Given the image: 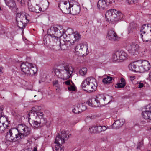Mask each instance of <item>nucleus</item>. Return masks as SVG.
<instances>
[{"instance_id": "aec40b11", "label": "nucleus", "mask_w": 151, "mask_h": 151, "mask_svg": "<svg viewBox=\"0 0 151 151\" xmlns=\"http://www.w3.org/2000/svg\"><path fill=\"white\" fill-rule=\"evenodd\" d=\"M44 114L42 112H40L39 111H33L31 110L29 113L28 114V121H30L29 119H31V116H34L35 117L36 116H38L39 118H43Z\"/></svg>"}, {"instance_id": "0eeeda50", "label": "nucleus", "mask_w": 151, "mask_h": 151, "mask_svg": "<svg viewBox=\"0 0 151 151\" xmlns=\"http://www.w3.org/2000/svg\"><path fill=\"white\" fill-rule=\"evenodd\" d=\"M57 41V43L59 45V48L58 49V50H60V49H61L62 50L67 49L71 50L72 46L74 44V41H73V42H71L72 41L71 40H64L63 41L64 42V44H61L60 39H59Z\"/></svg>"}, {"instance_id": "7ed1b4c3", "label": "nucleus", "mask_w": 151, "mask_h": 151, "mask_svg": "<svg viewBox=\"0 0 151 151\" xmlns=\"http://www.w3.org/2000/svg\"><path fill=\"white\" fill-rule=\"evenodd\" d=\"M97 86L96 80L92 77L86 78L81 83V86L83 89L88 92L95 91Z\"/></svg>"}, {"instance_id": "79ce46f5", "label": "nucleus", "mask_w": 151, "mask_h": 151, "mask_svg": "<svg viewBox=\"0 0 151 151\" xmlns=\"http://www.w3.org/2000/svg\"><path fill=\"white\" fill-rule=\"evenodd\" d=\"M145 111H151V104H149L146 106L145 110Z\"/></svg>"}, {"instance_id": "052dcab7", "label": "nucleus", "mask_w": 151, "mask_h": 151, "mask_svg": "<svg viewBox=\"0 0 151 151\" xmlns=\"http://www.w3.org/2000/svg\"><path fill=\"white\" fill-rule=\"evenodd\" d=\"M149 78L150 80L151 81V72L149 74Z\"/></svg>"}, {"instance_id": "c03bdc74", "label": "nucleus", "mask_w": 151, "mask_h": 151, "mask_svg": "<svg viewBox=\"0 0 151 151\" xmlns=\"http://www.w3.org/2000/svg\"><path fill=\"white\" fill-rule=\"evenodd\" d=\"M137 84L138 85L137 86L139 88H141L144 86V84L141 81H140L139 83L138 82Z\"/></svg>"}, {"instance_id": "72a5a7b5", "label": "nucleus", "mask_w": 151, "mask_h": 151, "mask_svg": "<svg viewBox=\"0 0 151 151\" xmlns=\"http://www.w3.org/2000/svg\"><path fill=\"white\" fill-rule=\"evenodd\" d=\"M6 4L10 8H14L16 6V3L14 0H10Z\"/></svg>"}, {"instance_id": "c756f323", "label": "nucleus", "mask_w": 151, "mask_h": 151, "mask_svg": "<svg viewBox=\"0 0 151 151\" xmlns=\"http://www.w3.org/2000/svg\"><path fill=\"white\" fill-rule=\"evenodd\" d=\"M49 36H50L49 35V33H48L47 35H45L43 38L44 44L47 46L49 45L50 42Z\"/></svg>"}, {"instance_id": "f8f14e48", "label": "nucleus", "mask_w": 151, "mask_h": 151, "mask_svg": "<svg viewBox=\"0 0 151 151\" xmlns=\"http://www.w3.org/2000/svg\"><path fill=\"white\" fill-rule=\"evenodd\" d=\"M69 136H68L66 133V132L63 130L60 132L58 135L56 136L55 139L56 142H58L60 139L61 141V143L63 144L65 142V139H67Z\"/></svg>"}, {"instance_id": "de8ad7c7", "label": "nucleus", "mask_w": 151, "mask_h": 151, "mask_svg": "<svg viewBox=\"0 0 151 151\" xmlns=\"http://www.w3.org/2000/svg\"><path fill=\"white\" fill-rule=\"evenodd\" d=\"M26 0H17V1L21 4H24L25 3Z\"/></svg>"}, {"instance_id": "58836bf2", "label": "nucleus", "mask_w": 151, "mask_h": 151, "mask_svg": "<svg viewBox=\"0 0 151 151\" xmlns=\"http://www.w3.org/2000/svg\"><path fill=\"white\" fill-rule=\"evenodd\" d=\"M86 104L89 106L93 107H94V104L92 103V100L91 99H89L86 102Z\"/></svg>"}, {"instance_id": "412c9836", "label": "nucleus", "mask_w": 151, "mask_h": 151, "mask_svg": "<svg viewBox=\"0 0 151 151\" xmlns=\"http://www.w3.org/2000/svg\"><path fill=\"white\" fill-rule=\"evenodd\" d=\"M101 126L96 125L94 126L89 128L90 132L92 133H99L102 132Z\"/></svg>"}, {"instance_id": "4468645a", "label": "nucleus", "mask_w": 151, "mask_h": 151, "mask_svg": "<svg viewBox=\"0 0 151 151\" xmlns=\"http://www.w3.org/2000/svg\"><path fill=\"white\" fill-rule=\"evenodd\" d=\"M139 62L140 63L139 66L140 73H143L150 70V65L148 61L140 60Z\"/></svg>"}, {"instance_id": "69168bd1", "label": "nucleus", "mask_w": 151, "mask_h": 151, "mask_svg": "<svg viewBox=\"0 0 151 151\" xmlns=\"http://www.w3.org/2000/svg\"><path fill=\"white\" fill-rule=\"evenodd\" d=\"M134 4H135V3H136L137 1V0H134Z\"/></svg>"}, {"instance_id": "c85d7f7f", "label": "nucleus", "mask_w": 151, "mask_h": 151, "mask_svg": "<svg viewBox=\"0 0 151 151\" xmlns=\"http://www.w3.org/2000/svg\"><path fill=\"white\" fill-rule=\"evenodd\" d=\"M72 11L73 14H78L80 11V6L78 5H74L72 8Z\"/></svg>"}, {"instance_id": "39448f33", "label": "nucleus", "mask_w": 151, "mask_h": 151, "mask_svg": "<svg viewBox=\"0 0 151 151\" xmlns=\"http://www.w3.org/2000/svg\"><path fill=\"white\" fill-rule=\"evenodd\" d=\"M29 17V14H24L17 13L16 14V21L17 25L19 28L23 30L25 27V25L26 24H25L24 25L23 24V21L26 20L29 22L30 19Z\"/></svg>"}, {"instance_id": "a19ab883", "label": "nucleus", "mask_w": 151, "mask_h": 151, "mask_svg": "<svg viewBox=\"0 0 151 151\" xmlns=\"http://www.w3.org/2000/svg\"><path fill=\"white\" fill-rule=\"evenodd\" d=\"M69 6L68 9L67 8V7H66L65 6L64 7L65 9H66L68 11V12L69 13L70 12V8L72 7H73V6H74V5L71 4L69 2Z\"/></svg>"}, {"instance_id": "0e129e2a", "label": "nucleus", "mask_w": 151, "mask_h": 151, "mask_svg": "<svg viewBox=\"0 0 151 151\" xmlns=\"http://www.w3.org/2000/svg\"><path fill=\"white\" fill-rule=\"evenodd\" d=\"M106 98L105 97H104V98H103V100H104V101H105Z\"/></svg>"}, {"instance_id": "473e14b6", "label": "nucleus", "mask_w": 151, "mask_h": 151, "mask_svg": "<svg viewBox=\"0 0 151 151\" xmlns=\"http://www.w3.org/2000/svg\"><path fill=\"white\" fill-rule=\"evenodd\" d=\"M55 143L56 144L55 145V149L56 151H62L63 150V148L61 147L62 145L60 144V143L59 142H56L55 141Z\"/></svg>"}, {"instance_id": "cd10ccee", "label": "nucleus", "mask_w": 151, "mask_h": 151, "mask_svg": "<svg viewBox=\"0 0 151 151\" xmlns=\"http://www.w3.org/2000/svg\"><path fill=\"white\" fill-rule=\"evenodd\" d=\"M39 121L41 125V126H43L46 125L48 127L49 126L50 122H48L47 121L46 119L44 118H40Z\"/></svg>"}, {"instance_id": "6e6d98bb", "label": "nucleus", "mask_w": 151, "mask_h": 151, "mask_svg": "<svg viewBox=\"0 0 151 151\" xmlns=\"http://www.w3.org/2000/svg\"><path fill=\"white\" fill-rule=\"evenodd\" d=\"M35 7V10L36 11H37V12H35L36 13H39V10H38V9H37V6Z\"/></svg>"}, {"instance_id": "09e8293b", "label": "nucleus", "mask_w": 151, "mask_h": 151, "mask_svg": "<svg viewBox=\"0 0 151 151\" xmlns=\"http://www.w3.org/2000/svg\"><path fill=\"white\" fill-rule=\"evenodd\" d=\"M3 109L1 108H0V119L3 116Z\"/></svg>"}, {"instance_id": "423d86ee", "label": "nucleus", "mask_w": 151, "mask_h": 151, "mask_svg": "<svg viewBox=\"0 0 151 151\" xmlns=\"http://www.w3.org/2000/svg\"><path fill=\"white\" fill-rule=\"evenodd\" d=\"M149 27L148 25L144 24L141 27L140 30L141 32L140 36L143 42H151V29L150 30L149 32H147L146 29Z\"/></svg>"}, {"instance_id": "13d9d810", "label": "nucleus", "mask_w": 151, "mask_h": 151, "mask_svg": "<svg viewBox=\"0 0 151 151\" xmlns=\"http://www.w3.org/2000/svg\"><path fill=\"white\" fill-rule=\"evenodd\" d=\"M33 151H37V147H34Z\"/></svg>"}, {"instance_id": "49530a36", "label": "nucleus", "mask_w": 151, "mask_h": 151, "mask_svg": "<svg viewBox=\"0 0 151 151\" xmlns=\"http://www.w3.org/2000/svg\"><path fill=\"white\" fill-rule=\"evenodd\" d=\"M61 33H63V34H62V36H62H63V37L64 38V40L66 39L67 40H69L68 39V38H66L67 36V35H66V34L65 32H61Z\"/></svg>"}, {"instance_id": "7c9ffc66", "label": "nucleus", "mask_w": 151, "mask_h": 151, "mask_svg": "<svg viewBox=\"0 0 151 151\" xmlns=\"http://www.w3.org/2000/svg\"><path fill=\"white\" fill-rule=\"evenodd\" d=\"M73 34V35L72 36H73L74 38H75V40H73L72 41L73 42V41H74V43H75V41H78L81 38V36L80 34L78 33V32H76L74 33Z\"/></svg>"}, {"instance_id": "4c0bfd02", "label": "nucleus", "mask_w": 151, "mask_h": 151, "mask_svg": "<svg viewBox=\"0 0 151 151\" xmlns=\"http://www.w3.org/2000/svg\"><path fill=\"white\" fill-rule=\"evenodd\" d=\"M68 88L69 91H75L76 90V87L74 85V86L70 85L68 87Z\"/></svg>"}, {"instance_id": "a878e982", "label": "nucleus", "mask_w": 151, "mask_h": 151, "mask_svg": "<svg viewBox=\"0 0 151 151\" xmlns=\"http://www.w3.org/2000/svg\"><path fill=\"white\" fill-rule=\"evenodd\" d=\"M121 82L117 83L116 84L115 87L116 88H122L124 87L126 85V82L125 80L123 78H121Z\"/></svg>"}, {"instance_id": "6e6552de", "label": "nucleus", "mask_w": 151, "mask_h": 151, "mask_svg": "<svg viewBox=\"0 0 151 151\" xmlns=\"http://www.w3.org/2000/svg\"><path fill=\"white\" fill-rule=\"evenodd\" d=\"M127 57V54L123 50H118L113 55V60L114 61L122 62L125 60Z\"/></svg>"}, {"instance_id": "8fccbe9b", "label": "nucleus", "mask_w": 151, "mask_h": 151, "mask_svg": "<svg viewBox=\"0 0 151 151\" xmlns=\"http://www.w3.org/2000/svg\"><path fill=\"white\" fill-rule=\"evenodd\" d=\"M64 83H65L66 85H70V81L69 80H67Z\"/></svg>"}, {"instance_id": "4d7b16f0", "label": "nucleus", "mask_w": 151, "mask_h": 151, "mask_svg": "<svg viewBox=\"0 0 151 151\" xmlns=\"http://www.w3.org/2000/svg\"><path fill=\"white\" fill-rule=\"evenodd\" d=\"M3 68H2L0 67V74L3 73L2 70Z\"/></svg>"}, {"instance_id": "393cba45", "label": "nucleus", "mask_w": 151, "mask_h": 151, "mask_svg": "<svg viewBox=\"0 0 151 151\" xmlns=\"http://www.w3.org/2000/svg\"><path fill=\"white\" fill-rule=\"evenodd\" d=\"M142 114L145 119H149L151 120V111H145L142 112Z\"/></svg>"}, {"instance_id": "1a4fd4ad", "label": "nucleus", "mask_w": 151, "mask_h": 151, "mask_svg": "<svg viewBox=\"0 0 151 151\" xmlns=\"http://www.w3.org/2000/svg\"><path fill=\"white\" fill-rule=\"evenodd\" d=\"M47 33L52 38H54L56 40H59L58 37H60L63 33L56 27H51L48 30Z\"/></svg>"}, {"instance_id": "9b49d317", "label": "nucleus", "mask_w": 151, "mask_h": 151, "mask_svg": "<svg viewBox=\"0 0 151 151\" xmlns=\"http://www.w3.org/2000/svg\"><path fill=\"white\" fill-rule=\"evenodd\" d=\"M113 0H99L97 5L100 9H107L112 3Z\"/></svg>"}, {"instance_id": "ddd939ff", "label": "nucleus", "mask_w": 151, "mask_h": 151, "mask_svg": "<svg viewBox=\"0 0 151 151\" xmlns=\"http://www.w3.org/2000/svg\"><path fill=\"white\" fill-rule=\"evenodd\" d=\"M127 48L129 53L132 55H134V53L138 52L139 46L136 43L133 42L127 46Z\"/></svg>"}, {"instance_id": "e2e57ef3", "label": "nucleus", "mask_w": 151, "mask_h": 151, "mask_svg": "<svg viewBox=\"0 0 151 151\" xmlns=\"http://www.w3.org/2000/svg\"><path fill=\"white\" fill-rule=\"evenodd\" d=\"M58 7L60 8V3H58Z\"/></svg>"}, {"instance_id": "20e7f679", "label": "nucleus", "mask_w": 151, "mask_h": 151, "mask_svg": "<svg viewBox=\"0 0 151 151\" xmlns=\"http://www.w3.org/2000/svg\"><path fill=\"white\" fill-rule=\"evenodd\" d=\"M107 21H110L114 23L123 19L125 16L121 12L115 9L107 11L105 14Z\"/></svg>"}, {"instance_id": "bb28decb", "label": "nucleus", "mask_w": 151, "mask_h": 151, "mask_svg": "<svg viewBox=\"0 0 151 151\" xmlns=\"http://www.w3.org/2000/svg\"><path fill=\"white\" fill-rule=\"evenodd\" d=\"M114 78L111 77L107 76L106 78L102 79V81L104 84H109L112 83V80L114 79Z\"/></svg>"}, {"instance_id": "bf43d9fd", "label": "nucleus", "mask_w": 151, "mask_h": 151, "mask_svg": "<svg viewBox=\"0 0 151 151\" xmlns=\"http://www.w3.org/2000/svg\"><path fill=\"white\" fill-rule=\"evenodd\" d=\"M22 151H31L29 149H26L25 150H22Z\"/></svg>"}, {"instance_id": "774afa93", "label": "nucleus", "mask_w": 151, "mask_h": 151, "mask_svg": "<svg viewBox=\"0 0 151 151\" xmlns=\"http://www.w3.org/2000/svg\"><path fill=\"white\" fill-rule=\"evenodd\" d=\"M31 0H28V3H29V1H30Z\"/></svg>"}, {"instance_id": "2eb2a0df", "label": "nucleus", "mask_w": 151, "mask_h": 151, "mask_svg": "<svg viewBox=\"0 0 151 151\" xmlns=\"http://www.w3.org/2000/svg\"><path fill=\"white\" fill-rule=\"evenodd\" d=\"M140 63L139 60L131 63L129 65V68L130 70L136 72H140Z\"/></svg>"}, {"instance_id": "3c124183", "label": "nucleus", "mask_w": 151, "mask_h": 151, "mask_svg": "<svg viewBox=\"0 0 151 151\" xmlns=\"http://www.w3.org/2000/svg\"><path fill=\"white\" fill-rule=\"evenodd\" d=\"M37 6V9H38L39 11V12H41V11L42 10V9L41 7H40L39 6H38V4H36Z\"/></svg>"}, {"instance_id": "a18cd8bd", "label": "nucleus", "mask_w": 151, "mask_h": 151, "mask_svg": "<svg viewBox=\"0 0 151 151\" xmlns=\"http://www.w3.org/2000/svg\"><path fill=\"white\" fill-rule=\"evenodd\" d=\"M29 10L32 12H37V11L35 10V7L32 6H30L29 7Z\"/></svg>"}, {"instance_id": "c9c22d12", "label": "nucleus", "mask_w": 151, "mask_h": 151, "mask_svg": "<svg viewBox=\"0 0 151 151\" xmlns=\"http://www.w3.org/2000/svg\"><path fill=\"white\" fill-rule=\"evenodd\" d=\"M99 98L96 97L95 99V103H94V107H99L100 106V100L98 99Z\"/></svg>"}, {"instance_id": "e433bc0d", "label": "nucleus", "mask_w": 151, "mask_h": 151, "mask_svg": "<svg viewBox=\"0 0 151 151\" xmlns=\"http://www.w3.org/2000/svg\"><path fill=\"white\" fill-rule=\"evenodd\" d=\"M41 109V106H35L34 107L32 108V111H37L40 110Z\"/></svg>"}, {"instance_id": "f257e3e1", "label": "nucleus", "mask_w": 151, "mask_h": 151, "mask_svg": "<svg viewBox=\"0 0 151 151\" xmlns=\"http://www.w3.org/2000/svg\"><path fill=\"white\" fill-rule=\"evenodd\" d=\"M31 129L24 124H18L16 128L10 129L6 134V138L10 142L19 141L31 133Z\"/></svg>"}, {"instance_id": "5701e85b", "label": "nucleus", "mask_w": 151, "mask_h": 151, "mask_svg": "<svg viewBox=\"0 0 151 151\" xmlns=\"http://www.w3.org/2000/svg\"><path fill=\"white\" fill-rule=\"evenodd\" d=\"M27 75V76H32L35 74L37 71V69L36 67H34L33 65H32V67L30 68L29 69Z\"/></svg>"}, {"instance_id": "680f3d73", "label": "nucleus", "mask_w": 151, "mask_h": 151, "mask_svg": "<svg viewBox=\"0 0 151 151\" xmlns=\"http://www.w3.org/2000/svg\"><path fill=\"white\" fill-rule=\"evenodd\" d=\"M67 3H68V2L67 1H64V4L65 5H66L67 4Z\"/></svg>"}, {"instance_id": "6ab92c4d", "label": "nucleus", "mask_w": 151, "mask_h": 151, "mask_svg": "<svg viewBox=\"0 0 151 151\" xmlns=\"http://www.w3.org/2000/svg\"><path fill=\"white\" fill-rule=\"evenodd\" d=\"M125 120L123 119H119L115 121L112 125V128L113 129H118L124 124Z\"/></svg>"}, {"instance_id": "338daca9", "label": "nucleus", "mask_w": 151, "mask_h": 151, "mask_svg": "<svg viewBox=\"0 0 151 151\" xmlns=\"http://www.w3.org/2000/svg\"><path fill=\"white\" fill-rule=\"evenodd\" d=\"M39 83H41V82L40 81H39Z\"/></svg>"}, {"instance_id": "2f4dec72", "label": "nucleus", "mask_w": 151, "mask_h": 151, "mask_svg": "<svg viewBox=\"0 0 151 151\" xmlns=\"http://www.w3.org/2000/svg\"><path fill=\"white\" fill-rule=\"evenodd\" d=\"M77 104L79 109V111H78L77 112H79V113H81L85 111L86 109V106L83 105V104Z\"/></svg>"}, {"instance_id": "37998d69", "label": "nucleus", "mask_w": 151, "mask_h": 151, "mask_svg": "<svg viewBox=\"0 0 151 151\" xmlns=\"http://www.w3.org/2000/svg\"><path fill=\"white\" fill-rule=\"evenodd\" d=\"M58 80H55L53 81V84L54 85H56V86L57 87L56 90L59 91V87L58 86Z\"/></svg>"}, {"instance_id": "a211bd4d", "label": "nucleus", "mask_w": 151, "mask_h": 151, "mask_svg": "<svg viewBox=\"0 0 151 151\" xmlns=\"http://www.w3.org/2000/svg\"><path fill=\"white\" fill-rule=\"evenodd\" d=\"M32 64L26 62L24 63H22L20 65L21 71L25 74L27 75L30 68L32 67Z\"/></svg>"}, {"instance_id": "f704fd0d", "label": "nucleus", "mask_w": 151, "mask_h": 151, "mask_svg": "<svg viewBox=\"0 0 151 151\" xmlns=\"http://www.w3.org/2000/svg\"><path fill=\"white\" fill-rule=\"evenodd\" d=\"M87 70V69L86 68H83L79 70V73L81 75L84 76L86 73Z\"/></svg>"}, {"instance_id": "9d476101", "label": "nucleus", "mask_w": 151, "mask_h": 151, "mask_svg": "<svg viewBox=\"0 0 151 151\" xmlns=\"http://www.w3.org/2000/svg\"><path fill=\"white\" fill-rule=\"evenodd\" d=\"M75 50L76 52H78V54L80 56H85L89 53L87 46H84L81 44L76 46Z\"/></svg>"}, {"instance_id": "603ef678", "label": "nucleus", "mask_w": 151, "mask_h": 151, "mask_svg": "<svg viewBox=\"0 0 151 151\" xmlns=\"http://www.w3.org/2000/svg\"><path fill=\"white\" fill-rule=\"evenodd\" d=\"M102 131H104L107 128L105 126H101Z\"/></svg>"}, {"instance_id": "864d4df0", "label": "nucleus", "mask_w": 151, "mask_h": 151, "mask_svg": "<svg viewBox=\"0 0 151 151\" xmlns=\"http://www.w3.org/2000/svg\"><path fill=\"white\" fill-rule=\"evenodd\" d=\"M127 1H128V3L130 4H134V0H127Z\"/></svg>"}, {"instance_id": "b1692460", "label": "nucleus", "mask_w": 151, "mask_h": 151, "mask_svg": "<svg viewBox=\"0 0 151 151\" xmlns=\"http://www.w3.org/2000/svg\"><path fill=\"white\" fill-rule=\"evenodd\" d=\"M9 126L4 123L1 122L0 121V134H1L6 132L8 129Z\"/></svg>"}, {"instance_id": "5fc2aeb1", "label": "nucleus", "mask_w": 151, "mask_h": 151, "mask_svg": "<svg viewBox=\"0 0 151 151\" xmlns=\"http://www.w3.org/2000/svg\"><path fill=\"white\" fill-rule=\"evenodd\" d=\"M130 79L131 81L134 80L135 79V77L134 76H132L130 77Z\"/></svg>"}, {"instance_id": "ea45409f", "label": "nucleus", "mask_w": 151, "mask_h": 151, "mask_svg": "<svg viewBox=\"0 0 151 151\" xmlns=\"http://www.w3.org/2000/svg\"><path fill=\"white\" fill-rule=\"evenodd\" d=\"M78 107V104H77L76 106H75L74 108L73 109V112L75 114H77L79 113V112H76L79 111Z\"/></svg>"}, {"instance_id": "dca6fc26", "label": "nucleus", "mask_w": 151, "mask_h": 151, "mask_svg": "<svg viewBox=\"0 0 151 151\" xmlns=\"http://www.w3.org/2000/svg\"><path fill=\"white\" fill-rule=\"evenodd\" d=\"M39 118L38 116L35 117L34 116H31V119H29L30 121L29 122V123L32 127L35 128L40 126Z\"/></svg>"}, {"instance_id": "4be33fe9", "label": "nucleus", "mask_w": 151, "mask_h": 151, "mask_svg": "<svg viewBox=\"0 0 151 151\" xmlns=\"http://www.w3.org/2000/svg\"><path fill=\"white\" fill-rule=\"evenodd\" d=\"M137 24L134 22L130 23L128 28V34L131 33L137 30Z\"/></svg>"}, {"instance_id": "f3484780", "label": "nucleus", "mask_w": 151, "mask_h": 151, "mask_svg": "<svg viewBox=\"0 0 151 151\" xmlns=\"http://www.w3.org/2000/svg\"><path fill=\"white\" fill-rule=\"evenodd\" d=\"M107 37L112 41H116L118 38L117 34L113 29H110L108 31Z\"/></svg>"}, {"instance_id": "f03ea898", "label": "nucleus", "mask_w": 151, "mask_h": 151, "mask_svg": "<svg viewBox=\"0 0 151 151\" xmlns=\"http://www.w3.org/2000/svg\"><path fill=\"white\" fill-rule=\"evenodd\" d=\"M73 69L71 65H64L60 68L55 70V73L58 77L63 80H67L71 77Z\"/></svg>"}]
</instances>
